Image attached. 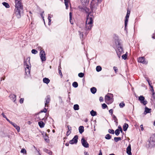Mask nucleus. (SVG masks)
I'll return each mask as SVG.
<instances>
[{"label": "nucleus", "mask_w": 155, "mask_h": 155, "mask_svg": "<svg viewBox=\"0 0 155 155\" xmlns=\"http://www.w3.org/2000/svg\"><path fill=\"white\" fill-rule=\"evenodd\" d=\"M15 9L13 15L16 16L18 18H19L23 15L22 3L21 2V0H15Z\"/></svg>", "instance_id": "f257e3e1"}, {"label": "nucleus", "mask_w": 155, "mask_h": 155, "mask_svg": "<svg viewBox=\"0 0 155 155\" xmlns=\"http://www.w3.org/2000/svg\"><path fill=\"white\" fill-rule=\"evenodd\" d=\"M113 47L115 49L118 57L120 58L121 54L124 53V51L121 41L117 37L115 38V44L113 45Z\"/></svg>", "instance_id": "f03ea898"}, {"label": "nucleus", "mask_w": 155, "mask_h": 155, "mask_svg": "<svg viewBox=\"0 0 155 155\" xmlns=\"http://www.w3.org/2000/svg\"><path fill=\"white\" fill-rule=\"evenodd\" d=\"M93 16H90L88 15L87 16L85 27L84 28L85 33L86 35L87 34L93 25Z\"/></svg>", "instance_id": "7ed1b4c3"}, {"label": "nucleus", "mask_w": 155, "mask_h": 155, "mask_svg": "<svg viewBox=\"0 0 155 155\" xmlns=\"http://www.w3.org/2000/svg\"><path fill=\"white\" fill-rule=\"evenodd\" d=\"M146 146L149 148H152L155 147V134L151 135L148 139Z\"/></svg>", "instance_id": "20e7f679"}, {"label": "nucleus", "mask_w": 155, "mask_h": 155, "mask_svg": "<svg viewBox=\"0 0 155 155\" xmlns=\"http://www.w3.org/2000/svg\"><path fill=\"white\" fill-rule=\"evenodd\" d=\"M102 0H92L91 2V6L92 10L93 11H95L97 8L98 4L101 3Z\"/></svg>", "instance_id": "39448f33"}, {"label": "nucleus", "mask_w": 155, "mask_h": 155, "mask_svg": "<svg viewBox=\"0 0 155 155\" xmlns=\"http://www.w3.org/2000/svg\"><path fill=\"white\" fill-rule=\"evenodd\" d=\"M113 97V95L111 94H108L105 97V101L106 103L108 102L110 103H111L113 101L112 97Z\"/></svg>", "instance_id": "423d86ee"}, {"label": "nucleus", "mask_w": 155, "mask_h": 155, "mask_svg": "<svg viewBox=\"0 0 155 155\" xmlns=\"http://www.w3.org/2000/svg\"><path fill=\"white\" fill-rule=\"evenodd\" d=\"M90 5L91 7V4H90ZM91 11H89V10L88 8H87L86 6H83L81 8V9L83 11H84L87 13V15H89V16H93V15L91 14V12H95L96 10L95 11H93L92 10L91 7Z\"/></svg>", "instance_id": "0eeeda50"}, {"label": "nucleus", "mask_w": 155, "mask_h": 155, "mask_svg": "<svg viewBox=\"0 0 155 155\" xmlns=\"http://www.w3.org/2000/svg\"><path fill=\"white\" fill-rule=\"evenodd\" d=\"M40 55L42 61H45L46 60L45 53V51L43 50L41 51Z\"/></svg>", "instance_id": "6e6552de"}, {"label": "nucleus", "mask_w": 155, "mask_h": 155, "mask_svg": "<svg viewBox=\"0 0 155 155\" xmlns=\"http://www.w3.org/2000/svg\"><path fill=\"white\" fill-rule=\"evenodd\" d=\"M138 100L140 102L144 105H146L147 103L146 100H145V98L143 96L141 95L139 97Z\"/></svg>", "instance_id": "1a4fd4ad"}, {"label": "nucleus", "mask_w": 155, "mask_h": 155, "mask_svg": "<svg viewBox=\"0 0 155 155\" xmlns=\"http://www.w3.org/2000/svg\"><path fill=\"white\" fill-rule=\"evenodd\" d=\"M78 136L77 135H75L73 138L69 141V143L71 144H76L78 141Z\"/></svg>", "instance_id": "9d476101"}, {"label": "nucleus", "mask_w": 155, "mask_h": 155, "mask_svg": "<svg viewBox=\"0 0 155 155\" xmlns=\"http://www.w3.org/2000/svg\"><path fill=\"white\" fill-rule=\"evenodd\" d=\"M24 66L25 69H31V65L30 62V59L27 61H25L24 62Z\"/></svg>", "instance_id": "9b49d317"}, {"label": "nucleus", "mask_w": 155, "mask_h": 155, "mask_svg": "<svg viewBox=\"0 0 155 155\" xmlns=\"http://www.w3.org/2000/svg\"><path fill=\"white\" fill-rule=\"evenodd\" d=\"M81 143L82 145L85 148H87L89 147V144L87 143L84 137L82 138L81 139Z\"/></svg>", "instance_id": "f8f14e48"}, {"label": "nucleus", "mask_w": 155, "mask_h": 155, "mask_svg": "<svg viewBox=\"0 0 155 155\" xmlns=\"http://www.w3.org/2000/svg\"><path fill=\"white\" fill-rule=\"evenodd\" d=\"M138 62L144 64H147L148 62L145 60L144 57H139L138 59Z\"/></svg>", "instance_id": "ddd939ff"}, {"label": "nucleus", "mask_w": 155, "mask_h": 155, "mask_svg": "<svg viewBox=\"0 0 155 155\" xmlns=\"http://www.w3.org/2000/svg\"><path fill=\"white\" fill-rule=\"evenodd\" d=\"M10 99L15 104L16 103V96L14 94H10Z\"/></svg>", "instance_id": "4468645a"}, {"label": "nucleus", "mask_w": 155, "mask_h": 155, "mask_svg": "<svg viewBox=\"0 0 155 155\" xmlns=\"http://www.w3.org/2000/svg\"><path fill=\"white\" fill-rule=\"evenodd\" d=\"M10 124H12L18 132H19L20 128L19 126H18L16 124L14 123L11 121H10Z\"/></svg>", "instance_id": "2eb2a0df"}, {"label": "nucleus", "mask_w": 155, "mask_h": 155, "mask_svg": "<svg viewBox=\"0 0 155 155\" xmlns=\"http://www.w3.org/2000/svg\"><path fill=\"white\" fill-rule=\"evenodd\" d=\"M45 106H46V105H48L50 101V96L49 95H48L45 98Z\"/></svg>", "instance_id": "dca6fc26"}, {"label": "nucleus", "mask_w": 155, "mask_h": 155, "mask_svg": "<svg viewBox=\"0 0 155 155\" xmlns=\"http://www.w3.org/2000/svg\"><path fill=\"white\" fill-rule=\"evenodd\" d=\"M127 153L128 155H132L131 153V148L130 144L127 148Z\"/></svg>", "instance_id": "f3484780"}, {"label": "nucleus", "mask_w": 155, "mask_h": 155, "mask_svg": "<svg viewBox=\"0 0 155 155\" xmlns=\"http://www.w3.org/2000/svg\"><path fill=\"white\" fill-rule=\"evenodd\" d=\"M151 112V109L147 107H145V111L144 112V114H147L150 113Z\"/></svg>", "instance_id": "a211bd4d"}, {"label": "nucleus", "mask_w": 155, "mask_h": 155, "mask_svg": "<svg viewBox=\"0 0 155 155\" xmlns=\"http://www.w3.org/2000/svg\"><path fill=\"white\" fill-rule=\"evenodd\" d=\"M67 126L68 130L67 131L66 135L67 136H68L71 133V127L69 125H68Z\"/></svg>", "instance_id": "6ab92c4d"}, {"label": "nucleus", "mask_w": 155, "mask_h": 155, "mask_svg": "<svg viewBox=\"0 0 155 155\" xmlns=\"http://www.w3.org/2000/svg\"><path fill=\"white\" fill-rule=\"evenodd\" d=\"M91 91L93 94H95L97 91V89L94 87H92L91 88Z\"/></svg>", "instance_id": "aec40b11"}, {"label": "nucleus", "mask_w": 155, "mask_h": 155, "mask_svg": "<svg viewBox=\"0 0 155 155\" xmlns=\"http://www.w3.org/2000/svg\"><path fill=\"white\" fill-rule=\"evenodd\" d=\"M79 131L80 134H82L84 131V127L83 126H80L79 127Z\"/></svg>", "instance_id": "412c9836"}, {"label": "nucleus", "mask_w": 155, "mask_h": 155, "mask_svg": "<svg viewBox=\"0 0 155 155\" xmlns=\"http://www.w3.org/2000/svg\"><path fill=\"white\" fill-rule=\"evenodd\" d=\"M128 127V125L127 124L125 123L123 125V129L124 131H126L127 130Z\"/></svg>", "instance_id": "4be33fe9"}, {"label": "nucleus", "mask_w": 155, "mask_h": 155, "mask_svg": "<svg viewBox=\"0 0 155 155\" xmlns=\"http://www.w3.org/2000/svg\"><path fill=\"white\" fill-rule=\"evenodd\" d=\"M50 80L48 78H44L43 79V82L46 84H48L50 82Z\"/></svg>", "instance_id": "5701e85b"}, {"label": "nucleus", "mask_w": 155, "mask_h": 155, "mask_svg": "<svg viewBox=\"0 0 155 155\" xmlns=\"http://www.w3.org/2000/svg\"><path fill=\"white\" fill-rule=\"evenodd\" d=\"M112 118L114 120V122L116 123V125H117L118 124V120L116 116L114 115H112Z\"/></svg>", "instance_id": "b1692460"}, {"label": "nucleus", "mask_w": 155, "mask_h": 155, "mask_svg": "<svg viewBox=\"0 0 155 155\" xmlns=\"http://www.w3.org/2000/svg\"><path fill=\"white\" fill-rule=\"evenodd\" d=\"M44 151L46 153H48L49 154V155H52V152L51 150L47 149H44Z\"/></svg>", "instance_id": "393cba45"}, {"label": "nucleus", "mask_w": 155, "mask_h": 155, "mask_svg": "<svg viewBox=\"0 0 155 155\" xmlns=\"http://www.w3.org/2000/svg\"><path fill=\"white\" fill-rule=\"evenodd\" d=\"M39 126L41 128H43L44 127L45 124L42 121H40L38 123Z\"/></svg>", "instance_id": "a878e982"}, {"label": "nucleus", "mask_w": 155, "mask_h": 155, "mask_svg": "<svg viewBox=\"0 0 155 155\" xmlns=\"http://www.w3.org/2000/svg\"><path fill=\"white\" fill-rule=\"evenodd\" d=\"M64 1L65 5L66 6V9H68V3L69 2L70 0H64Z\"/></svg>", "instance_id": "bb28decb"}, {"label": "nucleus", "mask_w": 155, "mask_h": 155, "mask_svg": "<svg viewBox=\"0 0 155 155\" xmlns=\"http://www.w3.org/2000/svg\"><path fill=\"white\" fill-rule=\"evenodd\" d=\"M81 2L83 5L87 4L89 2V0H81Z\"/></svg>", "instance_id": "cd10ccee"}, {"label": "nucleus", "mask_w": 155, "mask_h": 155, "mask_svg": "<svg viewBox=\"0 0 155 155\" xmlns=\"http://www.w3.org/2000/svg\"><path fill=\"white\" fill-rule=\"evenodd\" d=\"M90 114L93 117L97 115V112L93 110H92L90 112Z\"/></svg>", "instance_id": "c85d7f7f"}, {"label": "nucleus", "mask_w": 155, "mask_h": 155, "mask_svg": "<svg viewBox=\"0 0 155 155\" xmlns=\"http://www.w3.org/2000/svg\"><path fill=\"white\" fill-rule=\"evenodd\" d=\"M2 5L6 8H9L10 7L9 4L6 2H4L2 3Z\"/></svg>", "instance_id": "c756f323"}, {"label": "nucleus", "mask_w": 155, "mask_h": 155, "mask_svg": "<svg viewBox=\"0 0 155 155\" xmlns=\"http://www.w3.org/2000/svg\"><path fill=\"white\" fill-rule=\"evenodd\" d=\"M114 140L116 142H117L119 140H121V138L120 137H115L114 138Z\"/></svg>", "instance_id": "7c9ffc66"}, {"label": "nucleus", "mask_w": 155, "mask_h": 155, "mask_svg": "<svg viewBox=\"0 0 155 155\" xmlns=\"http://www.w3.org/2000/svg\"><path fill=\"white\" fill-rule=\"evenodd\" d=\"M48 137L47 136L45 137H44V139L45 141L47 143H49L50 141L49 139H48Z\"/></svg>", "instance_id": "2f4dec72"}, {"label": "nucleus", "mask_w": 155, "mask_h": 155, "mask_svg": "<svg viewBox=\"0 0 155 155\" xmlns=\"http://www.w3.org/2000/svg\"><path fill=\"white\" fill-rule=\"evenodd\" d=\"M111 138V136L109 134H107L105 136V138L107 140H110Z\"/></svg>", "instance_id": "473e14b6"}, {"label": "nucleus", "mask_w": 155, "mask_h": 155, "mask_svg": "<svg viewBox=\"0 0 155 155\" xmlns=\"http://www.w3.org/2000/svg\"><path fill=\"white\" fill-rule=\"evenodd\" d=\"M74 109L75 110H78L79 109V106L77 104H76L74 106Z\"/></svg>", "instance_id": "72a5a7b5"}, {"label": "nucleus", "mask_w": 155, "mask_h": 155, "mask_svg": "<svg viewBox=\"0 0 155 155\" xmlns=\"http://www.w3.org/2000/svg\"><path fill=\"white\" fill-rule=\"evenodd\" d=\"M102 70V68L100 66H97L96 68V71L97 72H99Z\"/></svg>", "instance_id": "f704fd0d"}, {"label": "nucleus", "mask_w": 155, "mask_h": 155, "mask_svg": "<svg viewBox=\"0 0 155 155\" xmlns=\"http://www.w3.org/2000/svg\"><path fill=\"white\" fill-rule=\"evenodd\" d=\"M72 86L74 87H77L78 86V83L77 82H74L72 84Z\"/></svg>", "instance_id": "c9c22d12"}, {"label": "nucleus", "mask_w": 155, "mask_h": 155, "mask_svg": "<svg viewBox=\"0 0 155 155\" xmlns=\"http://www.w3.org/2000/svg\"><path fill=\"white\" fill-rule=\"evenodd\" d=\"M25 72L27 75H30L31 69H25Z\"/></svg>", "instance_id": "e433bc0d"}, {"label": "nucleus", "mask_w": 155, "mask_h": 155, "mask_svg": "<svg viewBox=\"0 0 155 155\" xmlns=\"http://www.w3.org/2000/svg\"><path fill=\"white\" fill-rule=\"evenodd\" d=\"M115 135L117 136L119 135L120 133V131L119 129H116L115 131Z\"/></svg>", "instance_id": "4c0bfd02"}, {"label": "nucleus", "mask_w": 155, "mask_h": 155, "mask_svg": "<svg viewBox=\"0 0 155 155\" xmlns=\"http://www.w3.org/2000/svg\"><path fill=\"white\" fill-rule=\"evenodd\" d=\"M125 105V104L124 102H122L119 104V106L120 108L123 107Z\"/></svg>", "instance_id": "58836bf2"}, {"label": "nucleus", "mask_w": 155, "mask_h": 155, "mask_svg": "<svg viewBox=\"0 0 155 155\" xmlns=\"http://www.w3.org/2000/svg\"><path fill=\"white\" fill-rule=\"evenodd\" d=\"M79 35L81 38H83V32H81L79 31H78Z\"/></svg>", "instance_id": "ea45409f"}, {"label": "nucleus", "mask_w": 155, "mask_h": 155, "mask_svg": "<svg viewBox=\"0 0 155 155\" xmlns=\"http://www.w3.org/2000/svg\"><path fill=\"white\" fill-rule=\"evenodd\" d=\"M108 132L109 133L112 134H114V131L113 129H109L108 130Z\"/></svg>", "instance_id": "a19ab883"}, {"label": "nucleus", "mask_w": 155, "mask_h": 155, "mask_svg": "<svg viewBox=\"0 0 155 155\" xmlns=\"http://www.w3.org/2000/svg\"><path fill=\"white\" fill-rule=\"evenodd\" d=\"M127 55L126 54H124L122 56V58L124 60H126L127 59Z\"/></svg>", "instance_id": "79ce46f5"}, {"label": "nucleus", "mask_w": 155, "mask_h": 155, "mask_svg": "<svg viewBox=\"0 0 155 155\" xmlns=\"http://www.w3.org/2000/svg\"><path fill=\"white\" fill-rule=\"evenodd\" d=\"M130 13V12L129 11L127 10V13L126 16L125 17V18H129Z\"/></svg>", "instance_id": "37998d69"}, {"label": "nucleus", "mask_w": 155, "mask_h": 155, "mask_svg": "<svg viewBox=\"0 0 155 155\" xmlns=\"http://www.w3.org/2000/svg\"><path fill=\"white\" fill-rule=\"evenodd\" d=\"M61 68V67L60 66H59L58 67V69L59 70V74L61 76V77L62 76V72H61V70H60V68Z\"/></svg>", "instance_id": "c03bdc74"}, {"label": "nucleus", "mask_w": 155, "mask_h": 155, "mask_svg": "<svg viewBox=\"0 0 155 155\" xmlns=\"http://www.w3.org/2000/svg\"><path fill=\"white\" fill-rule=\"evenodd\" d=\"M84 74L83 73H79L78 74V76L80 78H82L84 76Z\"/></svg>", "instance_id": "a18cd8bd"}, {"label": "nucleus", "mask_w": 155, "mask_h": 155, "mask_svg": "<svg viewBox=\"0 0 155 155\" xmlns=\"http://www.w3.org/2000/svg\"><path fill=\"white\" fill-rule=\"evenodd\" d=\"M128 18H125V26H127V24L128 22Z\"/></svg>", "instance_id": "49530a36"}, {"label": "nucleus", "mask_w": 155, "mask_h": 155, "mask_svg": "<svg viewBox=\"0 0 155 155\" xmlns=\"http://www.w3.org/2000/svg\"><path fill=\"white\" fill-rule=\"evenodd\" d=\"M31 53L34 54H36L38 53V51L35 49H33L31 51Z\"/></svg>", "instance_id": "de8ad7c7"}, {"label": "nucleus", "mask_w": 155, "mask_h": 155, "mask_svg": "<svg viewBox=\"0 0 155 155\" xmlns=\"http://www.w3.org/2000/svg\"><path fill=\"white\" fill-rule=\"evenodd\" d=\"M21 153H23V154H25L26 153V150L24 148L22 149L21 151Z\"/></svg>", "instance_id": "09e8293b"}, {"label": "nucleus", "mask_w": 155, "mask_h": 155, "mask_svg": "<svg viewBox=\"0 0 155 155\" xmlns=\"http://www.w3.org/2000/svg\"><path fill=\"white\" fill-rule=\"evenodd\" d=\"M102 108L105 109L107 107V105L105 103L103 104L102 105Z\"/></svg>", "instance_id": "8fccbe9b"}, {"label": "nucleus", "mask_w": 155, "mask_h": 155, "mask_svg": "<svg viewBox=\"0 0 155 155\" xmlns=\"http://www.w3.org/2000/svg\"><path fill=\"white\" fill-rule=\"evenodd\" d=\"M47 111V110L45 108H44V109L43 110H41L40 112L42 113H46Z\"/></svg>", "instance_id": "3c124183"}, {"label": "nucleus", "mask_w": 155, "mask_h": 155, "mask_svg": "<svg viewBox=\"0 0 155 155\" xmlns=\"http://www.w3.org/2000/svg\"><path fill=\"white\" fill-rule=\"evenodd\" d=\"M113 69L115 71V73H116L118 71V69H117V67L115 66L114 67Z\"/></svg>", "instance_id": "603ef678"}, {"label": "nucleus", "mask_w": 155, "mask_h": 155, "mask_svg": "<svg viewBox=\"0 0 155 155\" xmlns=\"http://www.w3.org/2000/svg\"><path fill=\"white\" fill-rule=\"evenodd\" d=\"M113 110L112 109H111L109 110V112L111 116H112V115H114L113 114Z\"/></svg>", "instance_id": "864d4df0"}, {"label": "nucleus", "mask_w": 155, "mask_h": 155, "mask_svg": "<svg viewBox=\"0 0 155 155\" xmlns=\"http://www.w3.org/2000/svg\"><path fill=\"white\" fill-rule=\"evenodd\" d=\"M118 128L120 130V131L121 133L123 132V130L122 129L120 125L118 127Z\"/></svg>", "instance_id": "5fc2aeb1"}, {"label": "nucleus", "mask_w": 155, "mask_h": 155, "mask_svg": "<svg viewBox=\"0 0 155 155\" xmlns=\"http://www.w3.org/2000/svg\"><path fill=\"white\" fill-rule=\"evenodd\" d=\"M24 101V98H21L19 100V102L20 104H22Z\"/></svg>", "instance_id": "6e6d98bb"}, {"label": "nucleus", "mask_w": 155, "mask_h": 155, "mask_svg": "<svg viewBox=\"0 0 155 155\" xmlns=\"http://www.w3.org/2000/svg\"><path fill=\"white\" fill-rule=\"evenodd\" d=\"M151 88H152V89L151 90V91L152 93V94H155L154 91V89H153V86H151Z\"/></svg>", "instance_id": "4d7b16f0"}, {"label": "nucleus", "mask_w": 155, "mask_h": 155, "mask_svg": "<svg viewBox=\"0 0 155 155\" xmlns=\"http://www.w3.org/2000/svg\"><path fill=\"white\" fill-rule=\"evenodd\" d=\"M42 134L43 136V138L44 137H45L47 136L46 133L44 132H43L42 133Z\"/></svg>", "instance_id": "13d9d810"}, {"label": "nucleus", "mask_w": 155, "mask_h": 155, "mask_svg": "<svg viewBox=\"0 0 155 155\" xmlns=\"http://www.w3.org/2000/svg\"><path fill=\"white\" fill-rule=\"evenodd\" d=\"M44 13V11H43V12H41L40 14V15H41V17L42 18L44 21V16L43 15Z\"/></svg>", "instance_id": "bf43d9fd"}, {"label": "nucleus", "mask_w": 155, "mask_h": 155, "mask_svg": "<svg viewBox=\"0 0 155 155\" xmlns=\"http://www.w3.org/2000/svg\"><path fill=\"white\" fill-rule=\"evenodd\" d=\"M69 16H70V21H71V19L72 18V13L70 12L69 13Z\"/></svg>", "instance_id": "052dcab7"}, {"label": "nucleus", "mask_w": 155, "mask_h": 155, "mask_svg": "<svg viewBox=\"0 0 155 155\" xmlns=\"http://www.w3.org/2000/svg\"><path fill=\"white\" fill-rule=\"evenodd\" d=\"M99 100L101 102L103 101V98L102 97H100L99 98Z\"/></svg>", "instance_id": "680f3d73"}, {"label": "nucleus", "mask_w": 155, "mask_h": 155, "mask_svg": "<svg viewBox=\"0 0 155 155\" xmlns=\"http://www.w3.org/2000/svg\"><path fill=\"white\" fill-rule=\"evenodd\" d=\"M140 127L141 128V130H143V125L141 124L140 126Z\"/></svg>", "instance_id": "e2e57ef3"}, {"label": "nucleus", "mask_w": 155, "mask_h": 155, "mask_svg": "<svg viewBox=\"0 0 155 155\" xmlns=\"http://www.w3.org/2000/svg\"><path fill=\"white\" fill-rule=\"evenodd\" d=\"M152 98H153V99L154 100H155V94H152Z\"/></svg>", "instance_id": "0e129e2a"}, {"label": "nucleus", "mask_w": 155, "mask_h": 155, "mask_svg": "<svg viewBox=\"0 0 155 155\" xmlns=\"http://www.w3.org/2000/svg\"><path fill=\"white\" fill-rule=\"evenodd\" d=\"M51 17L50 16V15H48V20H51Z\"/></svg>", "instance_id": "69168bd1"}, {"label": "nucleus", "mask_w": 155, "mask_h": 155, "mask_svg": "<svg viewBox=\"0 0 155 155\" xmlns=\"http://www.w3.org/2000/svg\"><path fill=\"white\" fill-rule=\"evenodd\" d=\"M102 153L101 152V150H100V152H99V153L98 154V155H102Z\"/></svg>", "instance_id": "338daca9"}, {"label": "nucleus", "mask_w": 155, "mask_h": 155, "mask_svg": "<svg viewBox=\"0 0 155 155\" xmlns=\"http://www.w3.org/2000/svg\"><path fill=\"white\" fill-rule=\"evenodd\" d=\"M2 115L3 117L6 118V117L5 115H4L3 113L2 114Z\"/></svg>", "instance_id": "774afa93"}]
</instances>
